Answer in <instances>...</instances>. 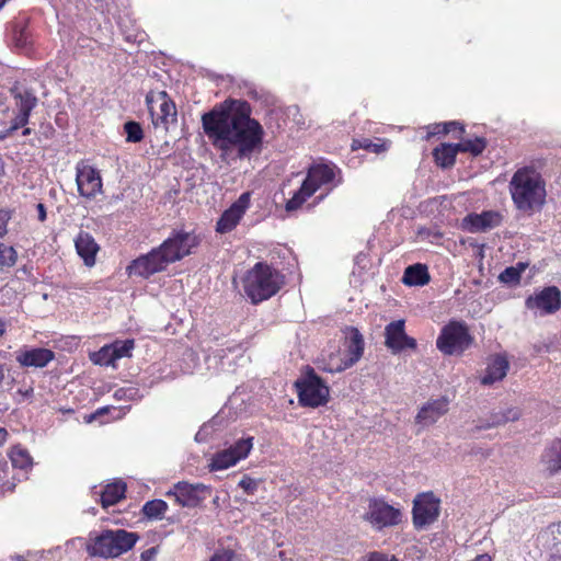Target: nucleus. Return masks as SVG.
Wrapping results in <instances>:
<instances>
[{
    "mask_svg": "<svg viewBox=\"0 0 561 561\" xmlns=\"http://www.w3.org/2000/svg\"><path fill=\"white\" fill-rule=\"evenodd\" d=\"M473 340L465 321L450 320L440 329L436 347L447 356L461 355L472 345Z\"/></svg>",
    "mask_w": 561,
    "mask_h": 561,
    "instance_id": "nucleus-7",
    "label": "nucleus"
},
{
    "mask_svg": "<svg viewBox=\"0 0 561 561\" xmlns=\"http://www.w3.org/2000/svg\"><path fill=\"white\" fill-rule=\"evenodd\" d=\"M12 217V211L9 209H0V238L8 233V224Z\"/></svg>",
    "mask_w": 561,
    "mask_h": 561,
    "instance_id": "nucleus-44",
    "label": "nucleus"
},
{
    "mask_svg": "<svg viewBox=\"0 0 561 561\" xmlns=\"http://www.w3.org/2000/svg\"><path fill=\"white\" fill-rule=\"evenodd\" d=\"M126 490V483L122 480L106 484L99 493L102 507L107 508L121 502L125 499Z\"/></svg>",
    "mask_w": 561,
    "mask_h": 561,
    "instance_id": "nucleus-27",
    "label": "nucleus"
},
{
    "mask_svg": "<svg viewBox=\"0 0 561 561\" xmlns=\"http://www.w3.org/2000/svg\"><path fill=\"white\" fill-rule=\"evenodd\" d=\"M448 405L449 401L446 398L428 401L419 410L415 422L423 426L432 425L448 412Z\"/></svg>",
    "mask_w": 561,
    "mask_h": 561,
    "instance_id": "nucleus-24",
    "label": "nucleus"
},
{
    "mask_svg": "<svg viewBox=\"0 0 561 561\" xmlns=\"http://www.w3.org/2000/svg\"><path fill=\"white\" fill-rule=\"evenodd\" d=\"M427 134L425 136L426 140H430L432 137L437 135H447L453 130H459L460 135L465 133V127L459 122H446V123H437L430 125L427 127Z\"/></svg>",
    "mask_w": 561,
    "mask_h": 561,
    "instance_id": "nucleus-34",
    "label": "nucleus"
},
{
    "mask_svg": "<svg viewBox=\"0 0 561 561\" xmlns=\"http://www.w3.org/2000/svg\"><path fill=\"white\" fill-rule=\"evenodd\" d=\"M30 116L31 115L26 113L19 112L12 119L10 127L5 131L0 133V140L11 136L13 131L18 130L19 128L25 127L30 121Z\"/></svg>",
    "mask_w": 561,
    "mask_h": 561,
    "instance_id": "nucleus-42",
    "label": "nucleus"
},
{
    "mask_svg": "<svg viewBox=\"0 0 561 561\" xmlns=\"http://www.w3.org/2000/svg\"><path fill=\"white\" fill-rule=\"evenodd\" d=\"M134 346V340L116 341L111 345L103 346L100 354H111L108 362H116L119 358L131 356Z\"/></svg>",
    "mask_w": 561,
    "mask_h": 561,
    "instance_id": "nucleus-30",
    "label": "nucleus"
},
{
    "mask_svg": "<svg viewBox=\"0 0 561 561\" xmlns=\"http://www.w3.org/2000/svg\"><path fill=\"white\" fill-rule=\"evenodd\" d=\"M4 172V163L3 160L0 158V175Z\"/></svg>",
    "mask_w": 561,
    "mask_h": 561,
    "instance_id": "nucleus-55",
    "label": "nucleus"
},
{
    "mask_svg": "<svg viewBox=\"0 0 561 561\" xmlns=\"http://www.w3.org/2000/svg\"><path fill=\"white\" fill-rule=\"evenodd\" d=\"M351 148L352 150L364 149L368 152L381 153L388 150L389 145L388 141L383 139H378V141L376 142L369 138H360L353 139Z\"/></svg>",
    "mask_w": 561,
    "mask_h": 561,
    "instance_id": "nucleus-31",
    "label": "nucleus"
},
{
    "mask_svg": "<svg viewBox=\"0 0 561 561\" xmlns=\"http://www.w3.org/2000/svg\"><path fill=\"white\" fill-rule=\"evenodd\" d=\"M431 277L426 265L416 263L405 268L402 282L408 286H424Z\"/></svg>",
    "mask_w": 561,
    "mask_h": 561,
    "instance_id": "nucleus-29",
    "label": "nucleus"
},
{
    "mask_svg": "<svg viewBox=\"0 0 561 561\" xmlns=\"http://www.w3.org/2000/svg\"><path fill=\"white\" fill-rule=\"evenodd\" d=\"M503 221V216L496 210H484L480 214L470 213L463 219L461 227L463 230L478 233L500 227Z\"/></svg>",
    "mask_w": 561,
    "mask_h": 561,
    "instance_id": "nucleus-18",
    "label": "nucleus"
},
{
    "mask_svg": "<svg viewBox=\"0 0 561 561\" xmlns=\"http://www.w3.org/2000/svg\"><path fill=\"white\" fill-rule=\"evenodd\" d=\"M252 106L248 101L227 99L202 115L204 133L221 151L237 147L240 158L261 150L264 129L251 117Z\"/></svg>",
    "mask_w": 561,
    "mask_h": 561,
    "instance_id": "nucleus-1",
    "label": "nucleus"
},
{
    "mask_svg": "<svg viewBox=\"0 0 561 561\" xmlns=\"http://www.w3.org/2000/svg\"><path fill=\"white\" fill-rule=\"evenodd\" d=\"M488 141L484 137L465 139L457 144L459 152H468L473 157L480 156L486 148Z\"/></svg>",
    "mask_w": 561,
    "mask_h": 561,
    "instance_id": "nucleus-35",
    "label": "nucleus"
},
{
    "mask_svg": "<svg viewBox=\"0 0 561 561\" xmlns=\"http://www.w3.org/2000/svg\"><path fill=\"white\" fill-rule=\"evenodd\" d=\"M525 304L528 309H538L543 313H554L561 307V291L556 286H549L535 296H529Z\"/></svg>",
    "mask_w": 561,
    "mask_h": 561,
    "instance_id": "nucleus-20",
    "label": "nucleus"
},
{
    "mask_svg": "<svg viewBox=\"0 0 561 561\" xmlns=\"http://www.w3.org/2000/svg\"><path fill=\"white\" fill-rule=\"evenodd\" d=\"M99 355V359L96 360V363H100V364H104V365H113L115 362H108L110 357H111V354H100V352L98 353Z\"/></svg>",
    "mask_w": 561,
    "mask_h": 561,
    "instance_id": "nucleus-49",
    "label": "nucleus"
},
{
    "mask_svg": "<svg viewBox=\"0 0 561 561\" xmlns=\"http://www.w3.org/2000/svg\"><path fill=\"white\" fill-rule=\"evenodd\" d=\"M527 267L528 263L525 262H518L514 266H508L499 275V280L506 285H518L520 283L522 274Z\"/></svg>",
    "mask_w": 561,
    "mask_h": 561,
    "instance_id": "nucleus-32",
    "label": "nucleus"
},
{
    "mask_svg": "<svg viewBox=\"0 0 561 561\" xmlns=\"http://www.w3.org/2000/svg\"><path fill=\"white\" fill-rule=\"evenodd\" d=\"M31 133H32V129H31V128H28V127H24V129H23V131H22V135H23V136H28V135H31Z\"/></svg>",
    "mask_w": 561,
    "mask_h": 561,
    "instance_id": "nucleus-53",
    "label": "nucleus"
},
{
    "mask_svg": "<svg viewBox=\"0 0 561 561\" xmlns=\"http://www.w3.org/2000/svg\"><path fill=\"white\" fill-rule=\"evenodd\" d=\"M12 42L18 49H30L32 46L31 34L25 25L15 23L12 27Z\"/></svg>",
    "mask_w": 561,
    "mask_h": 561,
    "instance_id": "nucleus-36",
    "label": "nucleus"
},
{
    "mask_svg": "<svg viewBox=\"0 0 561 561\" xmlns=\"http://www.w3.org/2000/svg\"><path fill=\"white\" fill-rule=\"evenodd\" d=\"M385 345L393 353L416 350V340L405 333V321L403 319L392 321L385 328Z\"/></svg>",
    "mask_w": 561,
    "mask_h": 561,
    "instance_id": "nucleus-17",
    "label": "nucleus"
},
{
    "mask_svg": "<svg viewBox=\"0 0 561 561\" xmlns=\"http://www.w3.org/2000/svg\"><path fill=\"white\" fill-rule=\"evenodd\" d=\"M232 552L215 553L209 561H232Z\"/></svg>",
    "mask_w": 561,
    "mask_h": 561,
    "instance_id": "nucleus-47",
    "label": "nucleus"
},
{
    "mask_svg": "<svg viewBox=\"0 0 561 561\" xmlns=\"http://www.w3.org/2000/svg\"><path fill=\"white\" fill-rule=\"evenodd\" d=\"M201 239L194 232L185 230H173L171 234L159 245V250L168 260L169 264L181 261L190 255L193 249L198 247Z\"/></svg>",
    "mask_w": 561,
    "mask_h": 561,
    "instance_id": "nucleus-10",
    "label": "nucleus"
},
{
    "mask_svg": "<svg viewBox=\"0 0 561 561\" xmlns=\"http://www.w3.org/2000/svg\"><path fill=\"white\" fill-rule=\"evenodd\" d=\"M36 209H37V213H38V220L41 222H44L46 220V217H47L45 205L43 203H38L36 205Z\"/></svg>",
    "mask_w": 561,
    "mask_h": 561,
    "instance_id": "nucleus-48",
    "label": "nucleus"
},
{
    "mask_svg": "<svg viewBox=\"0 0 561 561\" xmlns=\"http://www.w3.org/2000/svg\"><path fill=\"white\" fill-rule=\"evenodd\" d=\"M515 207L524 213L540 209L546 202V183L533 167L516 170L508 185Z\"/></svg>",
    "mask_w": 561,
    "mask_h": 561,
    "instance_id": "nucleus-3",
    "label": "nucleus"
},
{
    "mask_svg": "<svg viewBox=\"0 0 561 561\" xmlns=\"http://www.w3.org/2000/svg\"><path fill=\"white\" fill-rule=\"evenodd\" d=\"M5 0H0V9L4 5Z\"/></svg>",
    "mask_w": 561,
    "mask_h": 561,
    "instance_id": "nucleus-57",
    "label": "nucleus"
},
{
    "mask_svg": "<svg viewBox=\"0 0 561 561\" xmlns=\"http://www.w3.org/2000/svg\"><path fill=\"white\" fill-rule=\"evenodd\" d=\"M520 411L517 408H508L503 412H496L491 414V421L486 425H480V428H489L494 426L503 425L507 422L518 420Z\"/></svg>",
    "mask_w": 561,
    "mask_h": 561,
    "instance_id": "nucleus-33",
    "label": "nucleus"
},
{
    "mask_svg": "<svg viewBox=\"0 0 561 561\" xmlns=\"http://www.w3.org/2000/svg\"><path fill=\"white\" fill-rule=\"evenodd\" d=\"M168 511V504L163 500H151L145 503L142 506V514L148 519H161Z\"/></svg>",
    "mask_w": 561,
    "mask_h": 561,
    "instance_id": "nucleus-37",
    "label": "nucleus"
},
{
    "mask_svg": "<svg viewBox=\"0 0 561 561\" xmlns=\"http://www.w3.org/2000/svg\"><path fill=\"white\" fill-rule=\"evenodd\" d=\"M168 265V260L162 251L159 250V247H157L147 254H142L133 260L126 267V272L129 276L136 275L147 279L157 273L163 272Z\"/></svg>",
    "mask_w": 561,
    "mask_h": 561,
    "instance_id": "nucleus-13",
    "label": "nucleus"
},
{
    "mask_svg": "<svg viewBox=\"0 0 561 561\" xmlns=\"http://www.w3.org/2000/svg\"><path fill=\"white\" fill-rule=\"evenodd\" d=\"M124 131L126 134V141L137 144L144 139V129L138 122L128 121L124 124Z\"/></svg>",
    "mask_w": 561,
    "mask_h": 561,
    "instance_id": "nucleus-41",
    "label": "nucleus"
},
{
    "mask_svg": "<svg viewBox=\"0 0 561 561\" xmlns=\"http://www.w3.org/2000/svg\"><path fill=\"white\" fill-rule=\"evenodd\" d=\"M75 248L85 266L92 267L95 265L100 245L91 233L80 230L75 239Z\"/></svg>",
    "mask_w": 561,
    "mask_h": 561,
    "instance_id": "nucleus-22",
    "label": "nucleus"
},
{
    "mask_svg": "<svg viewBox=\"0 0 561 561\" xmlns=\"http://www.w3.org/2000/svg\"><path fill=\"white\" fill-rule=\"evenodd\" d=\"M7 324L3 319L0 318V339L5 334Z\"/></svg>",
    "mask_w": 561,
    "mask_h": 561,
    "instance_id": "nucleus-51",
    "label": "nucleus"
},
{
    "mask_svg": "<svg viewBox=\"0 0 561 561\" xmlns=\"http://www.w3.org/2000/svg\"><path fill=\"white\" fill-rule=\"evenodd\" d=\"M366 561H398V559L394 556L389 557L386 553L374 551L367 556Z\"/></svg>",
    "mask_w": 561,
    "mask_h": 561,
    "instance_id": "nucleus-45",
    "label": "nucleus"
},
{
    "mask_svg": "<svg viewBox=\"0 0 561 561\" xmlns=\"http://www.w3.org/2000/svg\"><path fill=\"white\" fill-rule=\"evenodd\" d=\"M363 519L375 530H382L400 525L403 513L399 506L389 504L383 497H370Z\"/></svg>",
    "mask_w": 561,
    "mask_h": 561,
    "instance_id": "nucleus-8",
    "label": "nucleus"
},
{
    "mask_svg": "<svg viewBox=\"0 0 561 561\" xmlns=\"http://www.w3.org/2000/svg\"><path fill=\"white\" fill-rule=\"evenodd\" d=\"M55 358V353L49 348L34 347L20 350L16 353V362L22 367L44 368Z\"/></svg>",
    "mask_w": 561,
    "mask_h": 561,
    "instance_id": "nucleus-21",
    "label": "nucleus"
},
{
    "mask_svg": "<svg viewBox=\"0 0 561 561\" xmlns=\"http://www.w3.org/2000/svg\"><path fill=\"white\" fill-rule=\"evenodd\" d=\"M539 462L548 476L561 473V438H554L546 445Z\"/></svg>",
    "mask_w": 561,
    "mask_h": 561,
    "instance_id": "nucleus-23",
    "label": "nucleus"
},
{
    "mask_svg": "<svg viewBox=\"0 0 561 561\" xmlns=\"http://www.w3.org/2000/svg\"><path fill=\"white\" fill-rule=\"evenodd\" d=\"M106 410H107L106 408L99 409V410L95 412V414H94V415H92V417H94V416H95V415H98V414H103L104 412H106Z\"/></svg>",
    "mask_w": 561,
    "mask_h": 561,
    "instance_id": "nucleus-54",
    "label": "nucleus"
},
{
    "mask_svg": "<svg viewBox=\"0 0 561 561\" xmlns=\"http://www.w3.org/2000/svg\"><path fill=\"white\" fill-rule=\"evenodd\" d=\"M138 539V534L133 531L106 529L91 540L87 550L91 557L114 559L131 550Z\"/></svg>",
    "mask_w": 561,
    "mask_h": 561,
    "instance_id": "nucleus-5",
    "label": "nucleus"
},
{
    "mask_svg": "<svg viewBox=\"0 0 561 561\" xmlns=\"http://www.w3.org/2000/svg\"><path fill=\"white\" fill-rule=\"evenodd\" d=\"M18 262V252L12 245L0 242V267L10 268Z\"/></svg>",
    "mask_w": 561,
    "mask_h": 561,
    "instance_id": "nucleus-40",
    "label": "nucleus"
},
{
    "mask_svg": "<svg viewBox=\"0 0 561 561\" xmlns=\"http://www.w3.org/2000/svg\"><path fill=\"white\" fill-rule=\"evenodd\" d=\"M510 363L505 356L495 355L486 366L485 374L481 378L482 385H493L502 380L508 371Z\"/></svg>",
    "mask_w": 561,
    "mask_h": 561,
    "instance_id": "nucleus-25",
    "label": "nucleus"
},
{
    "mask_svg": "<svg viewBox=\"0 0 561 561\" xmlns=\"http://www.w3.org/2000/svg\"><path fill=\"white\" fill-rule=\"evenodd\" d=\"M458 152L457 144L443 142L433 149L432 154L436 165L449 169L455 165Z\"/></svg>",
    "mask_w": 561,
    "mask_h": 561,
    "instance_id": "nucleus-28",
    "label": "nucleus"
},
{
    "mask_svg": "<svg viewBox=\"0 0 561 561\" xmlns=\"http://www.w3.org/2000/svg\"><path fill=\"white\" fill-rule=\"evenodd\" d=\"M350 334L345 339V351L342 353L343 366L340 364L334 367L335 370H346L353 367L364 355L365 341L363 334L357 328L351 327Z\"/></svg>",
    "mask_w": 561,
    "mask_h": 561,
    "instance_id": "nucleus-19",
    "label": "nucleus"
},
{
    "mask_svg": "<svg viewBox=\"0 0 561 561\" xmlns=\"http://www.w3.org/2000/svg\"><path fill=\"white\" fill-rule=\"evenodd\" d=\"M11 95L14 100L15 107L21 113L31 115L32 111L37 105V98L33 90L14 84L10 89Z\"/></svg>",
    "mask_w": 561,
    "mask_h": 561,
    "instance_id": "nucleus-26",
    "label": "nucleus"
},
{
    "mask_svg": "<svg viewBox=\"0 0 561 561\" xmlns=\"http://www.w3.org/2000/svg\"><path fill=\"white\" fill-rule=\"evenodd\" d=\"M549 561H561V542H556Z\"/></svg>",
    "mask_w": 561,
    "mask_h": 561,
    "instance_id": "nucleus-46",
    "label": "nucleus"
},
{
    "mask_svg": "<svg viewBox=\"0 0 561 561\" xmlns=\"http://www.w3.org/2000/svg\"><path fill=\"white\" fill-rule=\"evenodd\" d=\"M440 514V500L433 492L419 493L413 500L412 524L416 530L434 524Z\"/></svg>",
    "mask_w": 561,
    "mask_h": 561,
    "instance_id": "nucleus-11",
    "label": "nucleus"
},
{
    "mask_svg": "<svg viewBox=\"0 0 561 561\" xmlns=\"http://www.w3.org/2000/svg\"><path fill=\"white\" fill-rule=\"evenodd\" d=\"M12 466L20 469H27L32 467V457L27 450L15 447L10 454Z\"/></svg>",
    "mask_w": 561,
    "mask_h": 561,
    "instance_id": "nucleus-39",
    "label": "nucleus"
},
{
    "mask_svg": "<svg viewBox=\"0 0 561 561\" xmlns=\"http://www.w3.org/2000/svg\"><path fill=\"white\" fill-rule=\"evenodd\" d=\"M146 104L153 127H161L167 131L170 124L176 123V106L167 91H149L146 95Z\"/></svg>",
    "mask_w": 561,
    "mask_h": 561,
    "instance_id": "nucleus-9",
    "label": "nucleus"
},
{
    "mask_svg": "<svg viewBox=\"0 0 561 561\" xmlns=\"http://www.w3.org/2000/svg\"><path fill=\"white\" fill-rule=\"evenodd\" d=\"M343 183L341 169L332 162L312 163L300 187L286 202L285 209L290 213L298 210L319 190H324L325 196ZM324 195L319 196L323 199Z\"/></svg>",
    "mask_w": 561,
    "mask_h": 561,
    "instance_id": "nucleus-2",
    "label": "nucleus"
},
{
    "mask_svg": "<svg viewBox=\"0 0 561 561\" xmlns=\"http://www.w3.org/2000/svg\"><path fill=\"white\" fill-rule=\"evenodd\" d=\"M251 205V193H242L229 208H227L218 218L216 222V232L228 233L236 229L245 211Z\"/></svg>",
    "mask_w": 561,
    "mask_h": 561,
    "instance_id": "nucleus-16",
    "label": "nucleus"
},
{
    "mask_svg": "<svg viewBox=\"0 0 561 561\" xmlns=\"http://www.w3.org/2000/svg\"><path fill=\"white\" fill-rule=\"evenodd\" d=\"M153 552H154V549H153V548H152V549H149V550H147V551L142 552L141 558L146 560V559H147L148 557H150V554H151V553H153Z\"/></svg>",
    "mask_w": 561,
    "mask_h": 561,
    "instance_id": "nucleus-52",
    "label": "nucleus"
},
{
    "mask_svg": "<svg viewBox=\"0 0 561 561\" xmlns=\"http://www.w3.org/2000/svg\"><path fill=\"white\" fill-rule=\"evenodd\" d=\"M7 437H8V432L5 428L1 427L0 428V446L3 445L7 440Z\"/></svg>",
    "mask_w": 561,
    "mask_h": 561,
    "instance_id": "nucleus-50",
    "label": "nucleus"
},
{
    "mask_svg": "<svg viewBox=\"0 0 561 561\" xmlns=\"http://www.w3.org/2000/svg\"><path fill=\"white\" fill-rule=\"evenodd\" d=\"M285 284V275L266 262H256L242 278L244 294L253 305L274 297Z\"/></svg>",
    "mask_w": 561,
    "mask_h": 561,
    "instance_id": "nucleus-4",
    "label": "nucleus"
},
{
    "mask_svg": "<svg viewBox=\"0 0 561 561\" xmlns=\"http://www.w3.org/2000/svg\"><path fill=\"white\" fill-rule=\"evenodd\" d=\"M343 366V357L340 351L331 353L328 358H323L317 362V366L321 371L324 373H341L342 370H335L334 367L339 365Z\"/></svg>",
    "mask_w": 561,
    "mask_h": 561,
    "instance_id": "nucleus-38",
    "label": "nucleus"
},
{
    "mask_svg": "<svg viewBox=\"0 0 561 561\" xmlns=\"http://www.w3.org/2000/svg\"><path fill=\"white\" fill-rule=\"evenodd\" d=\"M3 378H4V373H3L2 366L0 365V383L2 382Z\"/></svg>",
    "mask_w": 561,
    "mask_h": 561,
    "instance_id": "nucleus-56",
    "label": "nucleus"
},
{
    "mask_svg": "<svg viewBox=\"0 0 561 561\" xmlns=\"http://www.w3.org/2000/svg\"><path fill=\"white\" fill-rule=\"evenodd\" d=\"M239 486L248 494L252 495L257 490V482L249 476H243L239 481Z\"/></svg>",
    "mask_w": 561,
    "mask_h": 561,
    "instance_id": "nucleus-43",
    "label": "nucleus"
},
{
    "mask_svg": "<svg viewBox=\"0 0 561 561\" xmlns=\"http://www.w3.org/2000/svg\"><path fill=\"white\" fill-rule=\"evenodd\" d=\"M76 182L79 194L85 198L91 199L102 193L103 183L100 172L84 160L76 165Z\"/></svg>",
    "mask_w": 561,
    "mask_h": 561,
    "instance_id": "nucleus-14",
    "label": "nucleus"
},
{
    "mask_svg": "<svg viewBox=\"0 0 561 561\" xmlns=\"http://www.w3.org/2000/svg\"><path fill=\"white\" fill-rule=\"evenodd\" d=\"M211 494V486L204 483L176 482L165 495L173 497L181 507H198Z\"/></svg>",
    "mask_w": 561,
    "mask_h": 561,
    "instance_id": "nucleus-12",
    "label": "nucleus"
},
{
    "mask_svg": "<svg viewBox=\"0 0 561 561\" xmlns=\"http://www.w3.org/2000/svg\"><path fill=\"white\" fill-rule=\"evenodd\" d=\"M298 402L304 408H319L330 400V387L316 373L314 368L307 365L301 376L295 381Z\"/></svg>",
    "mask_w": 561,
    "mask_h": 561,
    "instance_id": "nucleus-6",
    "label": "nucleus"
},
{
    "mask_svg": "<svg viewBox=\"0 0 561 561\" xmlns=\"http://www.w3.org/2000/svg\"><path fill=\"white\" fill-rule=\"evenodd\" d=\"M252 447V437L237 440L229 448L218 451L214 455L210 462V469L217 471L234 466L239 460L248 457Z\"/></svg>",
    "mask_w": 561,
    "mask_h": 561,
    "instance_id": "nucleus-15",
    "label": "nucleus"
}]
</instances>
